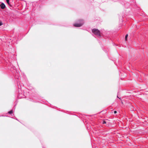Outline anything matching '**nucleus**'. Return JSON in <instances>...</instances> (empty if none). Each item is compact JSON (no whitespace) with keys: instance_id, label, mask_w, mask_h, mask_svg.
<instances>
[{"instance_id":"f257e3e1","label":"nucleus","mask_w":148,"mask_h":148,"mask_svg":"<svg viewBox=\"0 0 148 148\" xmlns=\"http://www.w3.org/2000/svg\"><path fill=\"white\" fill-rule=\"evenodd\" d=\"M92 32L95 35L100 37V32L98 29H94L92 30Z\"/></svg>"},{"instance_id":"f03ea898","label":"nucleus","mask_w":148,"mask_h":148,"mask_svg":"<svg viewBox=\"0 0 148 148\" xmlns=\"http://www.w3.org/2000/svg\"><path fill=\"white\" fill-rule=\"evenodd\" d=\"M83 23H76L74 24L73 25L76 27H80L83 25Z\"/></svg>"},{"instance_id":"7ed1b4c3","label":"nucleus","mask_w":148,"mask_h":148,"mask_svg":"<svg viewBox=\"0 0 148 148\" xmlns=\"http://www.w3.org/2000/svg\"><path fill=\"white\" fill-rule=\"evenodd\" d=\"M0 7L1 9H4L5 8V6L3 3H2L0 5Z\"/></svg>"},{"instance_id":"20e7f679","label":"nucleus","mask_w":148,"mask_h":148,"mask_svg":"<svg viewBox=\"0 0 148 148\" xmlns=\"http://www.w3.org/2000/svg\"><path fill=\"white\" fill-rule=\"evenodd\" d=\"M6 2L9 5H10V6H11V5L9 3V0H6Z\"/></svg>"},{"instance_id":"39448f33","label":"nucleus","mask_w":148,"mask_h":148,"mask_svg":"<svg viewBox=\"0 0 148 148\" xmlns=\"http://www.w3.org/2000/svg\"><path fill=\"white\" fill-rule=\"evenodd\" d=\"M128 34H127L125 36V41H127V37H128Z\"/></svg>"},{"instance_id":"423d86ee","label":"nucleus","mask_w":148,"mask_h":148,"mask_svg":"<svg viewBox=\"0 0 148 148\" xmlns=\"http://www.w3.org/2000/svg\"><path fill=\"white\" fill-rule=\"evenodd\" d=\"M8 113L10 114H12L13 113V111L12 110H11L8 112Z\"/></svg>"},{"instance_id":"0eeeda50","label":"nucleus","mask_w":148,"mask_h":148,"mask_svg":"<svg viewBox=\"0 0 148 148\" xmlns=\"http://www.w3.org/2000/svg\"><path fill=\"white\" fill-rule=\"evenodd\" d=\"M3 25V23L1 22H0V26H1Z\"/></svg>"},{"instance_id":"6e6552de","label":"nucleus","mask_w":148,"mask_h":148,"mask_svg":"<svg viewBox=\"0 0 148 148\" xmlns=\"http://www.w3.org/2000/svg\"><path fill=\"white\" fill-rule=\"evenodd\" d=\"M106 123V122L105 121H104L103 122V124Z\"/></svg>"},{"instance_id":"1a4fd4ad","label":"nucleus","mask_w":148,"mask_h":148,"mask_svg":"<svg viewBox=\"0 0 148 148\" xmlns=\"http://www.w3.org/2000/svg\"><path fill=\"white\" fill-rule=\"evenodd\" d=\"M22 93H20L19 95V97L20 95H21L22 94Z\"/></svg>"},{"instance_id":"9d476101","label":"nucleus","mask_w":148,"mask_h":148,"mask_svg":"<svg viewBox=\"0 0 148 148\" xmlns=\"http://www.w3.org/2000/svg\"><path fill=\"white\" fill-rule=\"evenodd\" d=\"M117 97L118 98H119L120 99H121V97H119V95H117Z\"/></svg>"},{"instance_id":"9b49d317","label":"nucleus","mask_w":148,"mask_h":148,"mask_svg":"<svg viewBox=\"0 0 148 148\" xmlns=\"http://www.w3.org/2000/svg\"><path fill=\"white\" fill-rule=\"evenodd\" d=\"M116 112H116V111H115L114 112V113H115V114L116 113Z\"/></svg>"}]
</instances>
